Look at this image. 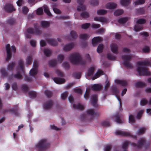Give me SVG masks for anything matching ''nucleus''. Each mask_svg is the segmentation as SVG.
Masks as SVG:
<instances>
[{"mask_svg": "<svg viewBox=\"0 0 151 151\" xmlns=\"http://www.w3.org/2000/svg\"><path fill=\"white\" fill-rule=\"evenodd\" d=\"M112 91L115 94L116 97L119 101L120 106L121 107L122 106V103L121 102V99H120L119 96L118 95V93H119V91L115 87H113L112 88Z\"/></svg>", "mask_w": 151, "mask_h": 151, "instance_id": "13", "label": "nucleus"}, {"mask_svg": "<svg viewBox=\"0 0 151 151\" xmlns=\"http://www.w3.org/2000/svg\"><path fill=\"white\" fill-rule=\"evenodd\" d=\"M68 59L70 62L73 64H80L82 65H85L86 64V61L82 60L81 55L78 53L71 54L68 57Z\"/></svg>", "mask_w": 151, "mask_h": 151, "instance_id": "2", "label": "nucleus"}, {"mask_svg": "<svg viewBox=\"0 0 151 151\" xmlns=\"http://www.w3.org/2000/svg\"><path fill=\"white\" fill-rule=\"evenodd\" d=\"M19 64L22 71L24 73V63L23 61L22 60H20L19 62Z\"/></svg>", "mask_w": 151, "mask_h": 151, "instance_id": "48", "label": "nucleus"}, {"mask_svg": "<svg viewBox=\"0 0 151 151\" xmlns=\"http://www.w3.org/2000/svg\"><path fill=\"white\" fill-rule=\"evenodd\" d=\"M15 65V63L14 62H12L11 63H9L7 69L9 70H12Z\"/></svg>", "mask_w": 151, "mask_h": 151, "instance_id": "47", "label": "nucleus"}, {"mask_svg": "<svg viewBox=\"0 0 151 151\" xmlns=\"http://www.w3.org/2000/svg\"><path fill=\"white\" fill-rule=\"evenodd\" d=\"M68 94V91H65L61 95V97L62 99L65 100Z\"/></svg>", "mask_w": 151, "mask_h": 151, "instance_id": "63", "label": "nucleus"}, {"mask_svg": "<svg viewBox=\"0 0 151 151\" xmlns=\"http://www.w3.org/2000/svg\"><path fill=\"white\" fill-rule=\"evenodd\" d=\"M50 23L49 22L42 21L40 22V26L41 27L43 28H47L50 26Z\"/></svg>", "mask_w": 151, "mask_h": 151, "instance_id": "24", "label": "nucleus"}, {"mask_svg": "<svg viewBox=\"0 0 151 151\" xmlns=\"http://www.w3.org/2000/svg\"><path fill=\"white\" fill-rule=\"evenodd\" d=\"M22 76L19 71H18L15 74H12L9 75L8 78V80L9 81H12L13 79L15 78L18 80H20L22 78Z\"/></svg>", "mask_w": 151, "mask_h": 151, "instance_id": "8", "label": "nucleus"}, {"mask_svg": "<svg viewBox=\"0 0 151 151\" xmlns=\"http://www.w3.org/2000/svg\"><path fill=\"white\" fill-rule=\"evenodd\" d=\"M122 58L124 60L123 64L125 67L129 68L133 67L132 65L129 63L132 58L131 56L123 55L122 56Z\"/></svg>", "mask_w": 151, "mask_h": 151, "instance_id": "5", "label": "nucleus"}, {"mask_svg": "<svg viewBox=\"0 0 151 151\" xmlns=\"http://www.w3.org/2000/svg\"><path fill=\"white\" fill-rule=\"evenodd\" d=\"M43 13V10L41 7L38 8L36 11V14L38 15H41Z\"/></svg>", "mask_w": 151, "mask_h": 151, "instance_id": "59", "label": "nucleus"}, {"mask_svg": "<svg viewBox=\"0 0 151 151\" xmlns=\"http://www.w3.org/2000/svg\"><path fill=\"white\" fill-rule=\"evenodd\" d=\"M103 45L101 44H99L97 48V52L99 53H101L103 49Z\"/></svg>", "mask_w": 151, "mask_h": 151, "instance_id": "50", "label": "nucleus"}, {"mask_svg": "<svg viewBox=\"0 0 151 151\" xmlns=\"http://www.w3.org/2000/svg\"><path fill=\"white\" fill-rule=\"evenodd\" d=\"M0 72L3 77H6L8 76V74L5 69L4 68L1 69Z\"/></svg>", "mask_w": 151, "mask_h": 151, "instance_id": "39", "label": "nucleus"}, {"mask_svg": "<svg viewBox=\"0 0 151 151\" xmlns=\"http://www.w3.org/2000/svg\"><path fill=\"white\" fill-rule=\"evenodd\" d=\"M115 134L117 135H120L123 136L131 137L135 139H136L137 136L136 135H133L130 132L120 131H116Z\"/></svg>", "mask_w": 151, "mask_h": 151, "instance_id": "7", "label": "nucleus"}, {"mask_svg": "<svg viewBox=\"0 0 151 151\" xmlns=\"http://www.w3.org/2000/svg\"><path fill=\"white\" fill-rule=\"evenodd\" d=\"M26 32L27 33H28L30 34H35V30L32 28H28L26 30Z\"/></svg>", "mask_w": 151, "mask_h": 151, "instance_id": "56", "label": "nucleus"}, {"mask_svg": "<svg viewBox=\"0 0 151 151\" xmlns=\"http://www.w3.org/2000/svg\"><path fill=\"white\" fill-rule=\"evenodd\" d=\"M70 35L72 39H75L78 37V35L74 31H71L70 32Z\"/></svg>", "mask_w": 151, "mask_h": 151, "instance_id": "44", "label": "nucleus"}, {"mask_svg": "<svg viewBox=\"0 0 151 151\" xmlns=\"http://www.w3.org/2000/svg\"><path fill=\"white\" fill-rule=\"evenodd\" d=\"M6 49L7 55L6 60V61H8L10 59L12 56L10 46L9 44H7L6 45Z\"/></svg>", "mask_w": 151, "mask_h": 151, "instance_id": "12", "label": "nucleus"}, {"mask_svg": "<svg viewBox=\"0 0 151 151\" xmlns=\"http://www.w3.org/2000/svg\"><path fill=\"white\" fill-rule=\"evenodd\" d=\"M128 20V18L127 17L122 18L118 20V22L121 24H124Z\"/></svg>", "mask_w": 151, "mask_h": 151, "instance_id": "40", "label": "nucleus"}, {"mask_svg": "<svg viewBox=\"0 0 151 151\" xmlns=\"http://www.w3.org/2000/svg\"><path fill=\"white\" fill-rule=\"evenodd\" d=\"M107 58L109 60H114L116 59V57L110 53L107 54Z\"/></svg>", "mask_w": 151, "mask_h": 151, "instance_id": "36", "label": "nucleus"}, {"mask_svg": "<svg viewBox=\"0 0 151 151\" xmlns=\"http://www.w3.org/2000/svg\"><path fill=\"white\" fill-rule=\"evenodd\" d=\"M94 20L96 21H99L103 22H105L107 21V19L104 17H95Z\"/></svg>", "mask_w": 151, "mask_h": 151, "instance_id": "27", "label": "nucleus"}, {"mask_svg": "<svg viewBox=\"0 0 151 151\" xmlns=\"http://www.w3.org/2000/svg\"><path fill=\"white\" fill-rule=\"evenodd\" d=\"M34 26L35 29V34L38 35H40L41 34V32L39 26L38 25L37 23L34 24Z\"/></svg>", "mask_w": 151, "mask_h": 151, "instance_id": "20", "label": "nucleus"}, {"mask_svg": "<svg viewBox=\"0 0 151 151\" xmlns=\"http://www.w3.org/2000/svg\"><path fill=\"white\" fill-rule=\"evenodd\" d=\"M50 143L46 138L40 139L36 145V147L39 151H43L47 149L50 146Z\"/></svg>", "mask_w": 151, "mask_h": 151, "instance_id": "3", "label": "nucleus"}, {"mask_svg": "<svg viewBox=\"0 0 151 151\" xmlns=\"http://www.w3.org/2000/svg\"><path fill=\"white\" fill-rule=\"evenodd\" d=\"M102 40L101 38L100 37H94L92 40V43L94 46H96Z\"/></svg>", "mask_w": 151, "mask_h": 151, "instance_id": "15", "label": "nucleus"}, {"mask_svg": "<svg viewBox=\"0 0 151 151\" xmlns=\"http://www.w3.org/2000/svg\"><path fill=\"white\" fill-rule=\"evenodd\" d=\"M131 0H121L120 3L121 4L124 6H127L129 4Z\"/></svg>", "mask_w": 151, "mask_h": 151, "instance_id": "31", "label": "nucleus"}, {"mask_svg": "<svg viewBox=\"0 0 151 151\" xmlns=\"http://www.w3.org/2000/svg\"><path fill=\"white\" fill-rule=\"evenodd\" d=\"M84 2V0H77V3L80 5V6H78L77 10L78 11L85 10L86 7L84 5H83Z\"/></svg>", "mask_w": 151, "mask_h": 151, "instance_id": "11", "label": "nucleus"}, {"mask_svg": "<svg viewBox=\"0 0 151 151\" xmlns=\"http://www.w3.org/2000/svg\"><path fill=\"white\" fill-rule=\"evenodd\" d=\"M47 41L49 44L52 46H56L58 44L57 41L54 39H49L47 40Z\"/></svg>", "mask_w": 151, "mask_h": 151, "instance_id": "25", "label": "nucleus"}, {"mask_svg": "<svg viewBox=\"0 0 151 151\" xmlns=\"http://www.w3.org/2000/svg\"><path fill=\"white\" fill-rule=\"evenodd\" d=\"M146 130V129L144 128H140L139 129L137 133V134L138 135H141L144 134Z\"/></svg>", "mask_w": 151, "mask_h": 151, "instance_id": "41", "label": "nucleus"}, {"mask_svg": "<svg viewBox=\"0 0 151 151\" xmlns=\"http://www.w3.org/2000/svg\"><path fill=\"white\" fill-rule=\"evenodd\" d=\"M117 4L114 3H109L106 5V7L108 9H113L116 8Z\"/></svg>", "mask_w": 151, "mask_h": 151, "instance_id": "21", "label": "nucleus"}, {"mask_svg": "<svg viewBox=\"0 0 151 151\" xmlns=\"http://www.w3.org/2000/svg\"><path fill=\"white\" fill-rule=\"evenodd\" d=\"M90 25V24L88 23H86L82 24L81 26L82 28L84 29H86L88 28Z\"/></svg>", "mask_w": 151, "mask_h": 151, "instance_id": "60", "label": "nucleus"}, {"mask_svg": "<svg viewBox=\"0 0 151 151\" xmlns=\"http://www.w3.org/2000/svg\"><path fill=\"white\" fill-rule=\"evenodd\" d=\"M124 12L123 10L122 9H118L115 11L114 14L115 16H117L120 15Z\"/></svg>", "mask_w": 151, "mask_h": 151, "instance_id": "35", "label": "nucleus"}, {"mask_svg": "<svg viewBox=\"0 0 151 151\" xmlns=\"http://www.w3.org/2000/svg\"><path fill=\"white\" fill-rule=\"evenodd\" d=\"M95 111L93 109H88L86 111L87 114L93 116L95 115Z\"/></svg>", "mask_w": 151, "mask_h": 151, "instance_id": "52", "label": "nucleus"}, {"mask_svg": "<svg viewBox=\"0 0 151 151\" xmlns=\"http://www.w3.org/2000/svg\"><path fill=\"white\" fill-rule=\"evenodd\" d=\"M56 64L57 62L55 60H52L49 61V66L50 67H54Z\"/></svg>", "mask_w": 151, "mask_h": 151, "instance_id": "37", "label": "nucleus"}, {"mask_svg": "<svg viewBox=\"0 0 151 151\" xmlns=\"http://www.w3.org/2000/svg\"><path fill=\"white\" fill-rule=\"evenodd\" d=\"M98 101V96L97 95L93 94L91 96V104L94 107H97L98 104L97 102Z\"/></svg>", "mask_w": 151, "mask_h": 151, "instance_id": "14", "label": "nucleus"}, {"mask_svg": "<svg viewBox=\"0 0 151 151\" xmlns=\"http://www.w3.org/2000/svg\"><path fill=\"white\" fill-rule=\"evenodd\" d=\"M146 20L143 19H139L136 21V23L138 24H145Z\"/></svg>", "mask_w": 151, "mask_h": 151, "instance_id": "45", "label": "nucleus"}, {"mask_svg": "<svg viewBox=\"0 0 151 151\" xmlns=\"http://www.w3.org/2000/svg\"><path fill=\"white\" fill-rule=\"evenodd\" d=\"M3 9L7 13H11L16 11V9L13 4L9 3L5 5L3 7Z\"/></svg>", "mask_w": 151, "mask_h": 151, "instance_id": "6", "label": "nucleus"}, {"mask_svg": "<svg viewBox=\"0 0 151 151\" xmlns=\"http://www.w3.org/2000/svg\"><path fill=\"white\" fill-rule=\"evenodd\" d=\"M144 112V110H142L139 111L137 114V118L139 119H140Z\"/></svg>", "mask_w": 151, "mask_h": 151, "instance_id": "53", "label": "nucleus"}, {"mask_svg": "<svg viewBox=\"0 0 151 151\" xmlns=\"http://www.w3.org/2000/svg\"><path fill=\"white\" fill-rule=\"evenodd\" d=\"M107 11L104 9H100L97 11V14L99 15H104L106 13Z\"/></svg>", "mask_w": 151, "mask_h": 151, "instance_id": "42", "label": "nucleus"}, {"mask_svg": "<svg viewBox=\"0 0 151 151\" xmlns=\"http://www.w3.org/2000/svg\"><path fill=\"white\" fill-rule=\"evenodd\" d=\"M44 12L48 16L51 17L52 14L49 11L48 7L46 5H45L43 6Z\"/></svg>", "mask_w": 151, "mask_h": 151, "instance_id": "30", "label": "nucleus"}, {"mask_svg": "<svg viewBox=\"0 0 151 151\" xmlns=\"http://www.w3.org/2000/svg\"><path fill=\"white\" fill-rule=\"evenodd\" d=\"M89 37V35L87 34H82L80 35L79 37L80 38L84 40H86Z\"/></svg>", "mask_w": 151, "mask_h": 151, "instance_id": "43", "label": "nucleus"}, {"mask_svg": "<svg viewBox=\"0 0 151 151\" xmlns=\"http://www.w3.org/2000/svg\"><path fill=\"white\" fill-rule=\"evenodd\" d=\"M142 27H143L142 26L138 24H137L135 25L134 27V29L137 32L142 30Z\"/></svg>", "mask_w": 151, "mask_h": 151, "instance_id": "51", "label": "nucleus"}, {"mask_svg": "<svg viewBox=\"0 0 151 151\" xmlns=\"http://www.w3.org/2000/svg\"><path fill=\"white\" fill-rule=\"evenodd\" d=\"M73 108L74 109L82 110L84 109V106L80 104H74L73 105Z\"/></svg>", "mask_w": 151, "mask_h": 151, "instance_id": "26", "label": "nucleus"}, {"mask_svg": "<svg viewBox=\"0 0 151 151\" xmlns=\"http://www.w3.org/2000/svg\"><path fill=\"white\" fill-rule=\"evenodd\" d=\"M95 68L93 67L90 68L88 70V72L87 74L88 76H90L92 75L93 73Z\"/></svg>", "mask_w": 151, "mask_h": 151, "instance_id": "32", "label": "nucleus"}, {"mask_svg": "<svg viewBox=\"0 0 151 151\" xmlns=\"http://www.w3.org/2000/svg\"><path fill=\"white\" fill-rule=\"evenodd\" d=\"M145 11L143 8H140L136 9V12L138 14H142L144 13Z\"/></svg>", "mask_w": 151, "mask_h": 151, "instance_id": "55", "label": "nucleus"}, {"mask_svg": "<svg viewBox=\"0 0 151 151\" xmlns=\"http://www.w3.org/2000/svg\"><path fill=\"white\" fill-rule=\"evenodd\" d=\"M102 88V86L99 84H94L91 87V88L93 91H99Z\"/></svg>", "mask_w": 151, "mask_h": 151, "instance_id": "18", "label": "nucleus"}, {"mask_svg": "<svg viewBox=\"0 0 151 151\" xmlns=\"http://www.w3.org/2000/svg\"><path fill=\"white\" fill-rule=\"evenodd\" d=\"M28 94L31 98H35L36 97L37 93L35 91H30L29 92Z\"/></svg>", "mask_w": 151, "mask_h": 151, "instance_id": "34", "label": "nucleus"}, {"mask_svg": "<svg viewBox=\"0 0 151 151\" xmlns=\"http://www.w3.org/2000/svg\"><path fill=\"white\" fill-rule=\"evenodd\" d=\"M44 54L47 56H49L51 54L52 52L50 50L48 49H45L43 51Z\"/></svg>", "mask_w": 151, "mask_h": 151, "instance_id": "49", "label": "nucleus"}, {"mask_svg": "<svg viewBox=\"0 0 151 151\" xmlns=\"http://www.w3.org/2000/svg\"><path fill=\"white\" fill-rule=\"evenodd\" d=\"M64 56L62 54H60L58 55V59L60 63H61L64 59Z\"/></svg>", "mask_w": 151, "mask_h": 151, "instance_id": "62", "label": "nucleus"}, {"mask_svg": "<svg viewBox=\"0 0 151 151\" xmlns=\"http://www.w3.org/2000/svg\"><path fill=\"white\" fill-rule=\"evenodd\" d=\"M111 51L115 54H116L118 52V47L117 45L114 43H112L110 45Z\"/></svg>", "mask_w": 151, "mask_h": 151, "instance_id": "17", "label": "nucleus"}, {"mask_svg": "<svg viewBox=\"0 0 151 151\" xmlns=\"http://www.w3.org/2000/svg\"><path fill=\"white\" fill-rule=\"evenodd\" d=\"M145 142V139L144 138H142L138 141V144L134 142L131 143V144L134 147H137L138 148L140 149L144 145Z\"/></svg>", "mask_w": 151, "mask_h": 151, "instance_id": "9", "label": "nucleus"}, {"mask_svg": "<svg viewBox=\"0 0 151 151\" xmlns=\"http://www.w3.org/2000/svg\"><path fill=\"white\" fill-rule=\"evenodd\" d=\"M37 69L33 68L29 71L30 74L32 76H35L37 73Z\"/></svg>", "mask_w": 151, "mask_h": 151, "instance_id": "33", "label": "nucleus"}, {"mask_svg": "<svg viewBox=\"0 0 151 151\" xmlns=\"http://www.w3.org/2000/svg\"><path fill=\"white\" fill-rule=\"evenodd\" d=\"M3 106V105L1 101V100L0 98V111L3 114H6L9 112H13L14 114L17 116H19V114L18 111V105H15L14 106L13 108L11 109H2V108Z\"/></svg>", "mask_w": 151, "mask_h": 151, "instance_id": "4", "label": "nucleus"}, {"mask_svg": "<svg viewBox=\"0 0 151 151\" xmlns=\"http://www.w3.org/2000/svg\"><path fill=\"white\" fill-rule=\"evenodd\" d=\"M90 90L89 89H87L84 95V97L86 99H88L90 94Z\"/></svg>", "mask_w": 151, "mask_h": 151, "instance_id": "61", "label": "nucleus"}, {"mask_svg": "<svg viewBox=\"0 0 151 151\" xmlns=\"http://www.w3.org/2000/svg\"><path fill=\"white\" fill-rule=\"evenodd\" d=\"M115 83L118 84L120 85L123 86H125L127 85V82L125 81L116 80Z\"/></svg>", "mask_w": 151, "mask_h": 151, "instance_id": "23", "label": "nucleus"}, {"mask_svg": "<svg viewBox=\"0 0 151 151\" xmlns=\"http://www.w3.org/2000/svg\"><path fill=\"white\" fill-rule=\"evenodd\" d=\"M16 20L15 18H10L7 20L6 23L10 26H13L16 24Z\"/></svg>", "mask_w": 151, "mask_h": 151, "instance_id": "19", "label": "nucleus"}, {"mask_svg": "<svg viewBox=\"0 0 151 151\" xmlns=\"http://www.w3.org/2000/svg\"><path fill=\"white\" fill-rule=\"evenodd\" d=\"M80 16L83 18L86 19L89 17V13L87 12L83 11L81 14Z\"/></svg>", "mask_w": 151, "mask_h": 151, "instance_id": "28", "label": "nucleus"}, {"mask_svg": "<svg viewBox=\"0 0 151 151\" xmlns=\"http://www.w3.org/2000/svg\"><path fill=\"white\" fill-rule=\"evenodd\" d=\"M63 67L65 69H69L70 66L68 62H65L62 64Z\"/></svg>", "mask_w": 151, "mask_h": 151, "instance_id": "58", "label": "nucleus"}, {"mask_svg": "<svg viewBox=\"0 0 151 151\" xmlns=\"http://www.w3.org/2000/svg\"><path fill=\"white\" fill-rule=\"evenodd\" d=\"M29 9L26 6L22 8V13L26 15L29 11Z\"/></svg>", "mask_w": 151, "mask_h": 151, "instance_id": "64", "label": "nucleus"}, {"mask_svg": "<svg viewBox=\"0 0 151 151\" xmlns=\"http://www.w3.org/2000/svg\"><path fill=\"white\" fill-rule=\"evenodd\" d=\"M150 63L148 61H139L137 62V64L139 66L137 68V71L138 72L139 76H149L150 73L148 70V68L143 66L148 65Z\"/></svg>", "mask_w": 151, "mask_h": 151, "instance_id": "1", "label": "nucleus"}, {"mask_svg": "<svg viewBox=\"0 0 151 151\" xmlns=\"http://www.w3.org/2000/svg\"><path fill=\"white\" fill-rule=\"evenodd\" d=\"M73 76L75 78L79 79L81 77V75L80 73L75 72L73 73Z\"/></svg>", "mask_w": 151, "mask_h": 151, "instance_id": "54", "label": "nucleus"}, {"mask_svg": "<svg viewBox=\"0 0 151 151\" xmlns=\"http://www.w3.org/2000/svg\"><path fill=\"white\" fill-rule=\"evenodd\" d=\"M135 86L137 88L142 87L146 86V84L145 83L140 81L136 82L135 83Z\"/></svg>", "mask_w": 151, "mask_h": 151, "instance_id": "29", "label": "nucleus"}, {"mask_svg": "<svg viewBox=\"0 0 151 151\" xmlns=\"http://www.w3.org/2000/svg\"><path fill=\"white\" fill-rule=\"evenodd\" d=\"M145 2V0H137L134 3L135 5H137L139 4H144Z\"/></svg>", "mask_w": 151, "mask_h": 151, "instance_id": "57", "label": "nucleus"}, {"mask_svg": "<svg viewBox=\"0 0 151 151\" xmlns=\"http://www.w3.org/2000/svg\"><path fill=\"white\" fill-rule=\"evenodd\" d=\"M44 93L48 98H50L53 94V93L52 91L48 90H45L44 91Z\"/></svg>", "mask_w": 151, "mask_h": 151, "instance_id": "38", "label": "nucleus"}, {"mask_svg": "<svg viewBox=\"0 0 151 151\" xmlns=\"http://www.w3.org/2000/svg\"><path fill=\"white\" fill-rule=\"evenodd\" d=\"M32 58L31 56H29L26 59V63L27 65H29L32 64Z\"/></svg>", "mask_w": 151, "mask_h": 151, "instance_id": "46", "label": "nucleus"}, {"mask_svg": "<svg viewBox=\"0 0 151 151\" xmlns=\"http://www.w3.org/2000/svg\"><path fill=\"white\" fill-rule=\"evenodd\" d=\"M53 80L55 83L58 84L63 83L65 81L64 79L56 77L54 78Z\"/></svg>", "mask_w": 151, "mask_h": 151, "instance_id": "22", "label": "nucleus"}, {"mask_svg": "<svg viewBox=\"0 0 151 151\" xmlns=\"http://www.w3.org/2000/svg\"><path fill=\"white\" fill-rule=\"evenodd\" d=\"M74 45L73 43H69L63 47V50L66 52L70 51L74 47Z\"/></svg>", "mask_w": 151, "mask_h": 151, "instance_id": "16", "label": "nucleus"}, {"mask_svg": "<svg viewBox=\"0 0 151 151\" xmlns=\"http://www.w3.org/2000/svg\"><path fill=\"white\" fill-rule=\"evenodd\" d=\"M53 104V102L52 100L47 101L43 104L44 108L46 110H48L52 108Z\"/></svg>", "mask_w": 151, "mask_h": 151, "instance_id": "10", "label": "nucleus"}]
</instances>
